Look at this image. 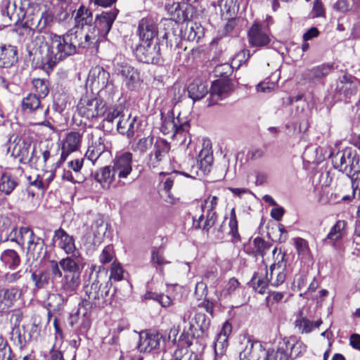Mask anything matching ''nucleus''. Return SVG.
<instances>
[{"label": "nucleus", "mask_w": 360, "mask_h": 360, "mask_svg": "<svg viewBox=\"0 0 360 360\" xmlns=\"http://www.w3.org/2000/svg\"><path fill=\"white\" fill-rule=\"evenodd\" d=\"M48 35L49 45L47 42L41 45L39 52L44 65H47L49 69H52L57 63L76 53L77 40L73 39L72 32H66L63 35L49 32Z\"/></svg>", "instance_id": "obj_1"}, {"label": "nucleus", "mask_w": 360, "mask_h": 360, "mask_svg": "<svg viewBox=\"0 0 360 360\" xmlns=\"http://www.w3.org/2000/svg\"><path fill=\"white\" fill-rule=\"evenodd\" d=\"M39 11V5L30 0H7L3 14H6L14 23L21 22L25 25V21Z\"/></svg>", "instance_id": "obj_2"}, {"label": "nucleus", "mask_w": 360, "mask_h": 360, "mask_svg": "<svg viewBox=\"0 0 360 360\" xmlns=\"http://www.w3.org/2000/svg\"><path fill=\"white\" fill-rule=\"evenodd\" d=\"M161 115L162 120L161 131L165 135L174 137L181 145L188 146L191 141L188 134L189 122L186 120L182 122L179 117L175 119L172 111H169L165 116L162 113Z\"/></svg>", "instance_id": "obj_3"}, {"label": "nucleus", "mask_w": 360, "mask_h": 360, "mask_svg": "<svg viewBox=\"0 0 360 360\" xmlns=\"http://www.w3.org/2000/svg\"><path fill=\"white\" fill-rule=\"evenodd\" d=\"M111 285L100 284L95 281L84 288L86 297L80 302L82 306L91 309L93 307L103 308L111 303L110 290Z\"/></svg>", "instance_id": "obj_4"}, {"label": "nucleus", "mask_w": 360, "mask_h": 360, "mask_svg": "<svg viewBox=\"0 0 360 360\" xmlns=\"http://www.w3.org/2000/svg\"><path fill=\"white\" fill-rule=\"evenodd\" d=\"M32 148L30 141L22 139L17 135L13 134L8 141V151L11 155L18 158L22 163H34V147Z\"/></svg>", "instance_id": "obj_5"}, {"label": "nucleus", "mask_w": 360, "mask_h": 360, "mask_svg": "<svg viewBox=\"0 0 360 360\" xmlns=\"http://www.w3.org/2000/svg\"><path fill=\"white\" fill-rule=\"evenodd\" d=\"M170 143L164 139L157 140L150 152L147 165L150 169H162L171 163Z\"/></svg>", "instance_id": "obj_6"}, {"label": "nucleus", "mask_w": 360, "mask_h": 360, "mask_svg": "<svg viewBox=\"0 0 360 360\" xmlns=\"http://www.w3.org/2000/svg\"><path fill=\"white\" fill-rule=\"evenodd\" d=\"M333 167L344 174H349L356 168L359 157L355 150L346 148L332 155Z\"/></svg>", "instance_id": "obj_7"}, {"label": "nucleus", "mask_w": 360, "mask_h": 360, "mask_svg": "<svg viewBox=\"0 0 360 360\" xmlns=\"http://www.w3.org/2000/svg\"><path fill=\"white\" fill-rule=\"evenodd\" d=\"M274 263L270 266L269 273H266V277L273 286H278L285 280V270L286 262H285V254L281 249L276 247L272 250Z\"/></svg>", "instance_id": "obj_8"}, {"label": "nucleus", "mask_w": 360, "mask_h": 360, "mask_svg": "<svg viewBox=\"0 0 360 360\" xmlns=\"http://www.w3.org/2000/svg\"><path fill=\"white\" fill-rule=\"evenodd\" d=\"M68 323L77 335H85L91 325V309L79 303L77 311L70 315Z\"/></svg>", "instance_id": "obj_9"}, {"label": "nucleus", "mask_w": 360, "mask_h": 360, "mask_svg": "<svg viewBox=\"0 0 360 360\" xmlns=\"http://www.w3.org/2000/svg\"><path fill=\"white\" fill-rule=\"evenodd\" d=\"M194 323L197 325L201 334H204L209 328L210 320L203 313H195L194 318L188 322V326H184L183 332L180 336V340L189 347L192 344L191 340L195 336L199 337L200 335H195L196 330Z\"/></svg>", "instance_id": "obj_10"}, {"label": "nucleus", "mask_w": 360, "mask_h": 360, "mask_svg": "<svg viewBox=\"0 0 360 360\" xmlns=\"http://www.w3.org/2000/svg\"><path fill=\"white\" fill-rule=\"evenodd\" d=\"M78 113L88 120L102 115L105 110L102 101L89 96L82 97L77 105Z\"/></svg>", "instance_id": "obj_11"}, {"label": "nucleus", "mask_w": 360, "mask_h": 360, "mask_svg": "<svg viewBox=\"0 0 360 360\" xmlns=\"http://www.w3.org/2000/svg\"><path fill=\"white\" fill-rule=\"evenodd\" d=\"M179 177V174L176 171L169 173L163 172L159 173V193L167 203L173 205L178 201V198L172 193L171 189L174 184L177 182Z\"/></svg>", "instance_id": "obj_12"}, {"label": "nucleus", "mask_w": 360, "mask_h": 360, "mask_svg": "<svg viewBox=\"0 0 360 360\" xmlns=\"http://www.w3.org/2000/svg\"><path fill=\"white\" fill-rule=\"evenodd\" d=\"M133 155L130 152H123L116 155L112 160V169L119 179L117 184L121 185V180L127 179L132 172Z\"/></svg>", "instance_id": "obj_13"}, {"label": "nucleus", "mask_w": 360, "mask_h": 360, "mask_svg": "<svg viewBox=\"0 0 360 360\" xmlns=\"http://www.w3.org/2000/svg\"><path fill=\"white\" fill-rule=\"evenodd\" d=\"M160 46L153 41H141L135 50L138 60L146 63H157L160 59Z\"/></svg>", "instance_id": "obj_14"}, {"label": "nucleus", "mask_w": 360, "mask_h": 360, "mask_svg": "<svg viewBox=\"0 0 360 360\" xmlns=\"http://www.w3.org/2000/svg\"><path fill=\"white\" fill-rule=\"evenodd\" d=\"M248 41L252 46L264 47L271 41L270 31L267 25L254 23L248 31Z\"/></svg>", "instance_id": "obj_15"}, {"label": "nucleus", "mask_w": 360, "mask_h": 360, "mask_svg": "<svg viewBox=\"0 0 360 360\" xmlns=\"http://www.w3.org/2000/svg\"><path fill=\"white\" fill-rule=\"evenodd\" d=\"M39 13V11L35 13L34 15H31L30 18H28L25 21V25L32 30H37L41 32L46 27H49L52 25L55 13L51 8H49L43 11L40 16Z\"/></svg>", "instance_id": "obj_16"}, {"label": "nucleus", "mask_w": 360, "mask_h": 360, "mask_svg": "<svg viewBox=\"0 0 360 360\" xmlns=\"http://www.w3.org/2000/svg\"><path fill=\"white\" fill-rule=\"evenodd\" d=\"M278 344L287 354L288 360L302 356L307 350L306 345L295 335L285 337Z\"/></svg>", "instance_id": "obj_17"}, {"label": "nucleus", "mask_w": 360, "mask_h": 360, "mask_svg": "<svg viewBox=\"0 0 360 360\" xmlns=\"http://www.w3.org/2000/svg\"><path fill=\"white\" fill-rule=\"evenodd\" d=\"M117 14V11L114 10L110 12H103L96 17L94 25H91V27L98 32V36L102 40L110 32Z\"/></svg>", "instance_id": "obj_18"}, {"label": "nucleus", "mask_w": 360, "mask_h": 360, "mask_svg": "<svg viewBox=\"0 0 360 360\" xmlns=\"http://www.w3.org/2000/svg\"><path fill=\"white\" fill-rule=\"evenodd\" d=\"M105 139L102 133L96 131L89 134V146L85 156L89 160L96 161L105 150Z\"/></svg>", "instance_id": "obj_19"}, {"label": "nucleus", "mask_w": 360, "mask_h": 360, "mask_svg": "<svg viewBox=\"0 0 360 360\" xmlns=\"http://www.w3.org/2000/svg\"><path fill=\"white\" fill-rule=\"evenodd\" d=\"M232 91V84L229 80L221 79L214 81L210 88V98L208 105H212L219 101L226 98Z\"/></svg>", "instance_id": "obj_20"}, {"label": "nucleus", "mask_w": 360, "mask_h": 360, "mask_svg": "<svg viewBox=\"0 0 360 360\" xmlns=\"http://www.w3.org/2000/svg\"><path fill=\"white\" fill-rule=\"evenodd\" d=\"M53 240L56 246L63 250L67 255L78 254L75 240L65 230L60 228L54 231Z\"/></svg>", "instance_id": "obj_21"}, {"label": "nucleus", "mask_w": 360, "mask_h": 360, "mask_svg": "<svg viewBox=\"0 0 360 360\" xmlns=\"http://www.w3.org/2000/svg\"><path fill=\"white\" fill-rule=\"evenodd\" d=\"M162 339V335L157 332L144 330L139 333L138 349L141 352H150L157 349Z\"/></svg>", "instance_id": "obj_22"}, {"label": "nucleus", "mask_w": 360, "mask_h": 360, "mask_svg": "<svg viewBox=\"0 0 360 360\" xmlns=\"http://www.w3.org/2000/svg\"><path fill=\"white\" fill-rule=\"evenodd\" d=\"M110 73L101 66L92 68L89 73L87 82L93 89L102 90L109 84Z\"/></svg>", "instance_id": "obj_23"}, {"label": "nucleus", "mask_w": 360, "mask_h": 360, "mask_svg": "<svg viewBox=\"0 0 360 360\" xmlns=\"http://www.w3.org/2000/svg\"><path fill=\"white\" fill-rule=\"evenodd\" d=\"M359 82L354 77L344 75L338 82L335 90L343 95L346 101L350 100L357 92Z\"/></svg>", "instance_id": "obj_24"}, {"label": "nucleus", "mask_w": 360, "mask_h": 360, "mask_svg": "<svg viewBox=\"0 0 360 360\" xmlns=\"http://www.w3.org/2000/svg\"><path fill=\"white\" fill-rule=\"evenodd\" d=\"M98 32L89 27L87 32L76 31L73 33V39H76L75 46L81 48H89L91 46H97L98 44L102 41L98 36Z\"/></svg>", "instance_id": "obj_25"}, {"label": "nucleus", "mask_w": 360, "mask_h": 360, "mask_svg": "<svg viewBox=\"0 0 360 360\" xmlns=\"http://www.w3.org/2000/svg\"><path fill=\"white\" fill-rule=\"evenodd\" d=\"M82 142V136L79 132L68 133L62 141L60 160L65 161L68 155L79 150Z\"/></svg>", "instance_id": "obj_26"}, {"label": "nucleus", "mask_w": 360, "mask_h": 360, "mask_svg": "<svg viewBox=\"0 0 360 360\" xmlns=\"http://www.w3.org/2000/svg\"><path fill=\"white\" fill-rule=\"evenodd\" d=\"M22 108L23 110L36 111L39 114L37 118L39 124H43L49 112L48 108L44 109L41 105L39 97L33 94H28L22 99Z\"/></svg>", "instance_id": "obj_27"}, {"label": "nucleus", "mask_w": 360, "mask_h": 360, "mask_svg": "<svg viewBox=\"0 0 360 360\" xmlns=\"http://www.w3.org/2000/svg\"><path fill=\"white\" fill-rule=\"evenodd\" d=\"M265 354V349L259 341L248 340L239 356L240 360H259Z\"/></svg>", "instance_id": "obj_28"}, {"label": "nucleus", "mask_w": 360, "mask_h": 360, "mask_svg": "<svg viewBox=\"0 0 360 360\" xmlns=\"http://www.w3.org/2000/svg\"><path fill=\"white\" fill-rule=\"evenodd\" d=\"M141 41H153L158 34L156 20L151 17L142 18L138 27Z\"/></svg>", "instance_id": "obj_29"}, {"label": "nucleus", "mask_w": 360, "mask_h": 360, "mask_svg": "<svg viewBox=\"0 0 360 360\" xmlns=\"http://www.w3.org/2000/svg\"><path fill=\"white\" fill-rule=\"evenodd\" d=\"M117 75H121L125 85L129 89H133L139 81V74L133 67L125 65H117L116 68Z\"/></svg>", "instance_id": "obj_30"}, {"label": "nucleus", "mask_w": 360, "mask_h": 360, "mask_svg": "<svg viewBox=\"0 0 360 360\" xmlns=\"http://www.w3.org/2000/svg\"><path fill=\"white\" fill-rule=\"evenodd\" d=\"M81 283V274H63L60 282V291L69 297L73 295Z\"/></svg>", "instance_id": "obj_31"}, {"label": "nucleus", "mask_w": 360, "mask_h": 360, "mask_svg": "<svg viewBox=\"0 0 360 360\" xmlns=\"http://www.w3.org/2000/svg\"><path fill=\"white\" fill-rule=\"evenodd\" d=\"M18 51L11 45L0 46V68H8L13 66L18 60Z\"/></svg>", "instance_id": "obj_32"}, {"label": "nucleus", "mask_w": 360, "mask_h": 360, "mask_svg": "<svg viewBox=\"0 0 360 360\" xmlns=\"http://www.w3.org/2000/svg\"><path fill=\"white\" fill-rule=\"evenodd\" d=\"M117 174L114 172L112 167L105 166L98 169L95 174V180L105 190L110 189L111 185L115 181Z\"/></svg>", "instance_id": "obj_33"}, {"label": "nucleus", "mask_w": 360, "mask_h": 360, "mask_svg": "<svg viewBox=\"0 0 360 360\" xmlns=\"http://www.w3.org/2000/svg\"><path fill=\"white\" fill-rule=\"evenodd\" d=\"M27 243V250L30 253H35L39 257L44 245L43 239L36 236L34 231L29 227L27 228L26 233L24 238V244Z\"/></svg>", "instance_id": "obj_34"}, {"label": "nucleus", "mask_w": 360, "mask_h": 360, "mask_svg": "<svg viewBox=\"0 0 360 360\" xmlns=\"http://www.w3.org/2000/svg\"><path fill=\"white\" fill-rule=\"evenodd\" d=\"M79 252L60 260V266L64 274H81Z\"/></svg>", "instance_id": "obj_35"}, {"label": "nucleus", "mask_w": 360, "mask_h": 360, "mask_svg": "<svg viewBox=\"0 0 360 360\" xmlns=\"http://www.w3.org/2000/svg\"><path fill=\"white\" fill-rule=\"evenodd\" d=\"M72 16L74 17L75 25L77 28H83L85 25L91 27L93 22V15L91 11L84 6H81L75 10Z\"/></svg>", "instance_id": "obj_36"}, {"label": "nucleus", "mask_w": 360, "mask_h": 360, "mask_svg": "<svg viewBox=\"0 0 360 360\" xmlns=\"http://www.w3.org/2000/svg\"><path fill=\"white\" fill-rule=\"evenodd\" d=\"M18 295L19 290L16 288H0V309L6 311L13 307Z\"/></svg>", "instance_id": "obj_37"}, {"label": "nucleus", "mask_w": 360, "mask_h": 360, "mask_svg": "<svg viewBox=\"0 0 360 360\" xmlns=\"http://www.w3.org/2000/svg\"><path fill=\"white\" fill-rule=\"evenodd\" d=\"M186 6L184 3L172 1L167 4L165 8L172 20L176 22H180L188 19V15L185 11Z\"/></svg>", "instance_id": "obj_38"}, {"label": "nucleus", "mask_w": 360, "mask_h": 360, "mask_svg": "<svg viewBox=\"0 0 360 360\" xmlns=\"http://www.w3.org/2000/svg\"><path fill=\"white\" fill-rule=\"evenodd\" d=\"M189 97L193 101H199L208 93V85L200 80H194L188 87Z\"/></svg>", "instance_id": "obj_39"}, {"label": "nucleus", "mask_w": 360, "mask_h": 360, "mask_svg": "<svg viewBox=\"0 0 360 360\" xmlns=\"http://www.w3.org/2000/svg\"><path fill=\"white\" fill-rule=\"evenodd\" d=\"M213 161V156L212 152V147L209 143H204V146L200 151L198 155V165L200 168L203 172H210L212 163Z\"/></svg>", "instance_id": "obj_40"}, {"label": "nucleus", "mask_w": 360, "mask_h": 360, "mask_svg": "<svg viewBox=\"0 0 360 360\" xmlns=\"http://www.w3.org/2000/svg\"><path fill=\"white\" fill-rule=\"evenodd\" d=\"M322 323L321 319L312 321L306 317L299 316L295 321V326L300 333L307 334L311 333L314 328H319Z\"/></svg>", "instance_id": "obj_41"}, {"label": "nucleus", "mask_w": 360, "mask_h": 360, "mask_svg": "<svg viewBox=\"0 0 360 360\" xmlns=\"http://www.w3.org/2000/svg\"><path fill=\"white\" fill-rule=\"evenodd\" d=\"M2 262L11 269H15L20 264L18 252L13 250H6L1 255Z\"/></svg>", "instance_id": "obj_42"}, {"label": "nucleus", "mask_w": 360, "mask_h": 360, "mask_svg": "<svg viewBox=\"0 0 360 360\" xmlns=\"http://www.w3.org/2000/svg\"><path fill=\"white\" fill-rule=\"evenodd\" d=\"M18 183L15 179L8 173H2L0 176V191L9 195L15 189Z\"/></svg>", "instance_id": "obj_43"}, {"label": "nucleus", "mask_w": 360, "mask_h": 360, "mask_svg": "<svg viewBox=\"0 0 360 360\" xmlns=\"http://www.w3.org/2000/svg\"><path fill=\"white\" fill-rule=\"evenodd\" d=\"M91 229L94 236L92 243L94 244L100 243L107 230V225L104 224L101 218H98L93 222Z\"/></svg>", "instance_id": "obj_44"}, {"label": "nucleus", "mask_w": 360, "mask_h": 360, "mask_svg": "<svg viewBox=\"0 0 360 360\" xmlns=\"http://www.w3.org/2000/svg\"><path fill=\"white\" fill-rule=\"evenodd\" d=\"M217 219V214L215 212H207L206 219L202 225L201 223L204 221V215L201 214L198 220L193 221V226L196 229L202 228L204 230L208 231L215 223Z\"/></svg>", "instance_id": "obj_45"}, {"label": "nucleus", "mask_w": 360, "mask_h": 360, "mask_svg": "<svg viewBox=\"0 0 360 360\" xmlns=\"http://www.w3.org/2000/svg\"><path fill=\"white\" fill-rule=\"evenodd\" d=\"M346 221L344 220H338L335 224L331 228L330 232L327 236V238L335 242L340 239L343 234L344 230L346 227Z\"/></svg>", "instance_id": "obj_46"}, {"label": "nucleus", "mask_w": 360, "mask_h": 360, "mask_svg": "<svg viewBox=\"0 0 360 360\" xmlns=\"http://www.w3.org/2000/svg\"><path fill=\"white\" fill-rule=\"evenodd\" d=\"M153 144V137L148 136L140 139L137 142L131 145V148L134 151L143 153L146 152Z\"/></svg>", "instance_id": "obj_47"}, {"label": "nucleus", "mask_w": 360, "mask_h": 360, "mask_svg": "<svg viewBox=\"0 0 360 360\" xmlns=\"http://www.w3.org/2000/svg\"><path fill=\"white\" fill-rule=\"evenodd\" d=\"M31 278L38 289L44 288L47 285L50 279L49 273L46 271H42L39 274L33 273Z\"/></svg>", "instance_id": "obj_48"}, {"label": "nucleus", "mask_w": 360, "mask_h": 360, "mask_svg": "<svg viewBox=\"0 0 360 360\" xmlns=\"http://www.w3.org/2000/svg\"><path fill=\"white\" fill-rule=\"evenodd\" d=\"M32 84L39 97H46L49 91V83L46 79L36 78L32 79Z\"/></svg>", "instance_id": "obj_49"}, {"label": "nucleus", "mask_w": 360, "mask_h": 360, "mask_svg": "<svg viewBox=\"0 0 360 360\" xmlns=\"http://www.w3.org/2000/svg\"><path fill=\"white\" fill-rule=\"evenodd\" d=\"M293 240L299 255L305 258L310 257L311 251L309 248L308 242L306 240L302 238H295Z\"/></svg>", "instance_id": "obj_50"}, {"label": "nucleus", "mask_w": 360, "mask_h": 360, "mask_svg": "<svg viewBox=\"0 0 360 360\" xmlns=\"http://www.w3.org/2000/svg\"><path fill=\"white\" fill-rule=\"evenodd\" d=\"M27 227H20L18 229L13 228L8 235V239L13 242H15L19 245H24V238Z\"/></svg>", "instance_id": "obj_51"}, {"label": "nucleus", "mask_w": 360, "mask_h": 360, "mask_svg": "<svg viewBox=\"0 0 360 360\" xmlns=\"http://www.w3.org/2000/svg\"><path fill=\"white\" fill-rule=\"evenodd\" d=\"M63 293L52 294L49 297V304L53 309H59L68 301V297Z\"/></svg>", "instance_id": "obj_52"}, {"label": "nucleus", "mask_w": 360, "mask_h": 360, "mask_svg": "<svg viewBox=\"0 0 360 360\" xmlns=\"http://www.w3.org/2000/svg\"><path fill=\"white\" fill-rule=\"evenodd\" d=\"M172 360H199L195 354L190 353L186 348L174 351Z\"/></svg>", "instance_id": "obj_53"}, {"label": "nucleus", "mask_w": 360, "mask_h": 360, "mask_svg": "<svg viewBox=\"0 0 360 360\" xmlns=\"http://www.w3.org/2000/svg\"><path fill=\"white\" fill-rule=\"evenodd\" d=\"M239 285L240 283L236 278H230L223 289L221 295L224 297H231L238 288Z\"/></svg>", "instance_id": "obj_54"}, {"label": "nucleus", "mask_w": 360, "mask_h": 360, "mask_svg": "<svg viewBox=\"0 0 360 360\" xmlns=\"http://www.w3.org/2000/svg\"><path fill=\"white\" fill-rule=\"evenodd\" d=\"M229 226L230 228L229 233L232 236L235 240H238L240 236L238 231V221L236 219V214L234 208H233L231 211Z\"/></svg>", "instance_id": "obj_55"}, {"label": "nucleus", "mask_w": 360, "mask_h": 360, "mask_svg": "<svg viewBox=\"0 0 360 360\" xmlns=\"http://www.w3.org/2000/svg\"><path fill=\"white\" fill-rule=\"evenodd\" d=\"M265 360H288L287 354L283 348L278 345L276 350L272 349L266 352Z\"/></svg>", "instance_id": "obj_56"}, {"label": "nucleus", "mask_w": 360, "mask_h": 360, "mask_svg": "<svg viewBox=\"0 0 360 360\" xmlns=\"http://www.w3.org/2000/svg\"><path fill=\"white\" fill-rule=\"evenodd\" d=\"M254 246L257 255L264 257L266 252L270 249L271 245L260 238H256L254 241Z\"/></svg>", "instance_id": "obj_57"}, {"label": "nucleus", "mask_w": 360, "mask_h": 360, "mask_svg": "<svg viewBox=\"0 0 360 360\" xmlns=\"http://www.w3.org/2000/svg\"><path fill=\"white\" fill-rule=\"evenodd\" d=\"M331 65H321L314 68L311 70V74L312 77L315 79H321V77L329 74L332 69Z\"/></svg>", "instance_id": "obj_58"}, {"label": "nucleus", "mask_w": 360, "mask_h": 360, "mask_svg": "<svg viewBox=\"0 0 360 360\" xmlns=\"http://www.w3.org/2000/svg\"><path fill=\"white\" fill-rule=\"evenodd\" d=\"M311 14L314 18L326 17V9L321 0H314L313 1Z\"/></svg>", "instance_id": "obj_59"}, {"label": "nucleus", "mask_w": 360, "mask_h": 360, "mask_svg": "<svg viewBox=\"0 0 360 360\" xmlns=\"http://www.w3.org/2000/svg\"><path fill=\"white\" fill-rule=\"evenodd\" d=\"M218 198L214 195H208L207 198L204 200L203 203L201 205L202 212H214L218 204Z\"/></svg>", "instance_id": "obj_60"}, {"label": "nucleus", "mask_w": 360, "mask_h": 360, "mask_svg": "<svg viewBox=\"0 0 360 360\" xmlns=\"http://www.w3.org/2000/svg\"><path fill=\"white\" fill-rule=\"evenodd\" d=\"M151 262L160 266L169 263L164 258L163 250L157 248H153L151 251Z\"/></svg>", "instance_id": "obj_61"}, {"label": "nucleus", "mask_w": 360, "mask_h": 360, "mask_svg": "<svg viewBox=\"0 0 360 360\" xmlns=\"http://www.w3.org/2000/svg\"><path fill=\"white\" fill-rule=\"evenodd\" d=\"M14 356L7 340L0 334V360Z\"/></svg>", "instance_id": "obj_62"}, {"label": "nucleus", "mask_w": 360, "mask_h": 360, "mask_svg": "<svg viewBox=\"0 0 360 360\" xmlns=\"http://www.w3.org/2000/svg\"><path fill=\"white\" fill-rule=\"evenodd\" d=\"M114 257L113 248L110 245L105 247L100 255L99 259L102 264H107L110 262Z\"/></svg>", "instance_id": "obj_63"}, {"label": "nucleus", "mask_w": 360, "mask_h": 360, "mask_svg": "<svg viewBox=\"0 0 360 360\" xmlns=\"http://www.w3.org/2000/svg\"><path fill=\"white\" fill-rule=\"evenodd\" d=\"M228 346V340L222 337H217L214 345V352L217 355L222 356Z\"/></svg>", "instance_id": "obj_64"}]
</instances>
